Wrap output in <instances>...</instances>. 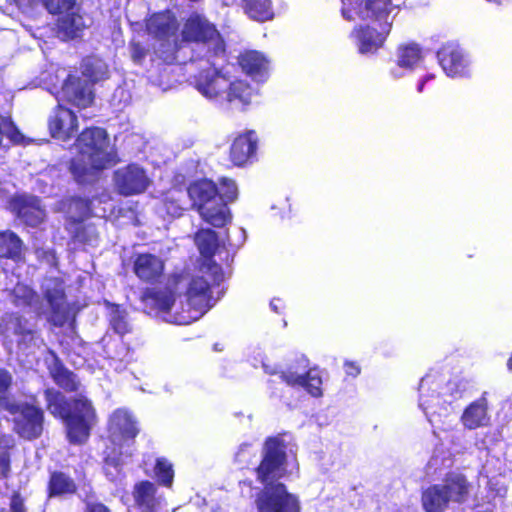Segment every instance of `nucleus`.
Returning <instances> with one entry per match:
<instances>
[{
    "label": "nucleus",
    "mask_w": 512,
    "mask_h": 512,
    "mask_svg": "<svg viewBox=\"0 0 512 512\" xmlns=\"http://www.w3.org/2000/svg\"><path fill=\"white\" fill-rule=\"evenodd\" d=\"M242 70L256 81H264L268 76L269 62L257 51H247L239 58Z\"/></svg>",
    "instance_id": "nucleus-27"
},
{
    "label": "nucleus",
    "mask_w": 512,
    "mask_h": 512,
    "mask_svg": "<svg viewBox=\"0 0 512 512\" xmlns=\"http://www.w3.org/2000/svg\"><path fill=\"white\" fill-rule=\"evenodd\" d=\"M195 243L204 257H211L218 247V238L211 229H202L195 236Z\"/></svg>",
    "instance_id": "nucleus-35"
},
{
    "label": "nucleus",
    "mask_w": 512,
    "mask_h": 512,
    "mask_svg": "<svg viewBox=\"0 0 512 512\" xmlns=\"http://www.w3.org/2000/svg\"><path fill=\"white\" fill-rule=\"evenodd\" d=\"M48 127L53 138L66 141L78 129L77 116L72 110L58 105L49 116Z\"/></svg>",
    "instance_id": "nucleus-17"
},
{
    "label": "nucleus",
    "mask_w": 512,
    "mask_h": 512,
    "mask_svg": "<svg viewBox=\"0 0 512 512\" xmlns=\"http://www.w3.org/2000/svg\"><path fill=\"white\" fill-rule=\"evenodd\" d=\"M13 415L14 429L23 438L34 439L43 430V412L27 403H14L6 408Z\"/></svg>",
    "instance_id": "nucleus-11"
},
{
    "label": "nucleus",
    "mask_w": 512,
    "mask_h": 512,
    "mask_svg": "<svg viewBox=\"0 0 512 512\" xmlns=\"http://www.w3.org/2000/svg\"><path fill=\"white\" fill-rule=\"evenodd\" d=\"M342 2V15L350 16V12L361 9L364 6L365 0H341Z\"/></svg>",
    "instance_id": "nucleus-44"
},
{
    "label": "nucleus",
    "mask_w": 512,
    "mask_h": 512,
    "mask_svg": "<svg viewBox=\"0 0 512 512\" xmlns=\"http://www.w3.org/2000/svg\"><path fill=\"white\" fill-rule=\"evenodd\" d=\"M490 421L491 416L489 414L487 392H484L480 398L468 404L460 416V423L468 430L487 427Z\"/></svg>",
    "instance_id": "nucleus-20"
},
{
    "label": "nucleus",
    "mask_w": 512,
    "mask_h": 512,
    "mask_svg": "<svg viewBox=\"0 0 512 512\" xmlns=\"http://www.w3.org/2000/svg\"><path fill=\"white\" fill-rule=\"evenodd\" d=\"M453 384L445 381L436 373L425 375L419 384V408L431 424L441 421L449 412V405L454 400Z\"/></svg>",
    "instance_id": "nucleus-7"
},
{
    "label": "nucleus",
    "mask_w": 512,
    "mask_h": 512,
    "mask_svg": "<svg viewBox=\"0 0 512 512\" xmlns=\"http://www.w3.org/2000/svg\"><path fill=\"white\" fill-rule=\"evenodd\" d=\"M165 263L162 258L151 253L134 256L133 272L143 282L154 283L163 275Z\"/></svg>",
    "instance_id": "nucleus-21"
},
{
    "label": "nucleus",
    "mask_w": 512,
    "mask_h": 512,
    "mask_svg": "<svg viewBox=\"0 0 512 512\" xmlns=\"http://www.w3.org/2000/svg\"><path fill=\"white\" fill-rule=\"evenodd\" d=\"M18 216L29 226L39 225L45 218V210L42 208L40 200L36 197L23 199Z\"/></svg>",
    "instance_id": "nucleus-29"
},
{
    "label": "nucleus",
    "mask_w": 512,
    "mask_h": 512,
    "mask_svg": "<svg viewBox=\"0 0 512 512\" xmlns=\"http://www.w3.org/2000/svg\"><path fill=\"white\" fill-rule=\"evenodd\" d=\"M78 156L71 162V172L78 182H87L94 173L116 163V155L110 147L104 129H85L76 140Z\"/></svg>",
    "instance_id": "nucleus-4"
},
{
    "label": "nucleus",
    "mask_w": 512,
    "mask_h": 512,
    "mask_svg": "<svg viewBox=\"0 0 512 512\" xmlns=\"http://www.w3.org/2000/svg\"><path fill=\"white\" fill-rule=\"evenodd\" d=\"M108 68L98 58H87L82 64L84 79L69 76L62 87L63 98L78 108H86L93 101L92 84L107 77Z\"/></svg>",
    "instance_id": "nucleus-9"
},
{
    "label": "nucleus",
    "mask_w": 512,
    "mask_h": 512,
    "mask_svg": "<svg viewBox=\"0 0 512 512\" xmlns=\"http://www.w3.org/2000/svg\"><path fill=\"white\" fill-rule=\"evenodd\" d=\"M210 66L203 69L195 80L197 90L207 99L223 103V96L229 86V78L226 75L217 71L214 67L215 63H210Z\"/></svg>",
    "instance_id": "nucleus-13"
},
{
    "label": "nucleus",
    "mask_w": 512,
    "mask_h": 512,
    "mask_svg": "<svg viewBox=\"0 0 512 512\" xmlns=\"http://www.w3.org/2000/svg\"><path fill=\"white\" fill-rule=\"evenodd\" d=\"M16 5L21 9L24 13L31 12L38 5L43 4V0H14Z\"/></svg>",
    "instance_id": "nucleus-45"
},
{
    "label": "nucleus",
    "mask_w": 512,
    "mask_h": 512,
    "mask_svg": "<svg viewBox=\"0 0 512 512\" xmlns=\"http://www.w3.org/2000/svg\"><path fill=\"white\" fill-rule=\"evenodd\" d=\"M84 27L83 17L73 10L62 13V16L58 19L59 33L68 39L78 37Z\"/></svg>",
    "instance_id": "nucleus-31"
},
{
    "label": "nucleus",
    "mask_w": 512,
    "mask_h": 512,
    "mask_svg": "<svg viewBox=\"0 0 512 512\" xmlns=\"http://www.w3.org/2000/svg\"><path fill=\"white\" fill-rule=\"evenodd\" d=\"M254 96V90L243 80H229L228 89L223 96V102L237 108L248 106Z\"/></svg>",
    "instance_id": "nucleus-28"
},
{
    "label": "nucleus",
    "mask_w": 512,
    "mask_h": 512,
    "mask_svg": "<svg viewBox=\"0 0 512 512\" xmlns=\"http://www.w3.org/2000/svg\"><path fill=\"white\" fill-rule=\"evenodd\" d=\"M281 305H282V300L279 299V298H274L271 302H270V307L271 309L276 312V313H279L280 312V308H281Z\"/></svg>",
    "instance_id": "nucleus-52"
},
{
    "label": "nucleus",
    "mask_w": 512,
    "mask_h": 512,
    "mask_svg": "<svg viewBox=\"0 0 512 512\" xmlns=\"http://www.w3.org/2000/svg\"><path fill=\"white\" fill-rule=\"evenodd\" d=\"M257 142L258 137L254 131L236 137L231 146V161L237 166L245 164L255 154Z\"/></svg>",
    "instance_id": "nucleus-26"
},
{
    "label": "nucleus",
    "mask_w": 512,
    "mask_h": 512,
    "mask_svg": "<svg viewBox=\"0 0 512 512\" xmlns=\"http://www.w3.org/2000/svg\"><path fill=\"white\" fill-rule=\"evenodd\" d=\"M110 325L112 329L121 336L131 332L132 330V327L127 319L126 312L120 310L118 307L111 311Z\"/></svg>",
    "instance_id": "nucleus-38"
},
{
    "label": "nucleus",
    "mask_w": 512,
    "mask_h": 512,
    "mask_svg": "<svg viewBox=\"0 0 512 512\" xmlns=\"http://www.w3.org/2000/svg\"><path fill=\"white\" fill-rule=\"evenodd\" d=\"M145 56V50L139 44L132 45V58L134 61L139 62Z\"/></svg>",
    "instance_id": "nucleus-50"
},
{
    "label": "nucleus",
    "mask_w": 512,
    "mask_h": 512,
    "mask_svg": "<svg viewBox=\"0 0 512 512\" xmlns=\"http://www.w3.org/2000/svg\"><path fill=\"white\" fill-rule=\"evenodd\" d=\"M147 31L159 40H169L175 36L178 24L175 16L170 12L152 15L146 23Z\"/></svg>",
    "instance_id": "nucleus-25"
},
{
    "label": "nucleus",
    "mask_w": 512,
    "mask_h": 512,
    "mask_svg": "<svg viewBox=\"0 0 512 512\" xmlns=\"http://www.w3.org/2000/svg\"><path fill=\"white\" fill-rule=\"evenodd\" d=\"M262 367L267 374H271V375L276 374V370L274 368H272L271 366H269L267 363L262 362Z\"/></svg>",
    "instance_id": "nucleus-53"
},
{
    "label": "nucleus",
    "mask_w": 512,
    "mask_h": 512,
    "mask_svg": "<svg viewBox=\"0 0 512 512\" xmlns=\"http://www.w3.org/2000/svg\"><path fill=\"white\" fill-rule=\"evenodd\" d=\"M155 475L157 476L161 484L170 487L172 485L174 478L172 464L165 458L157 459L155 466Z\"/></svg>",
    "instance_id": "nucleus-39"
},
{
    "label": "nucleus",
    "mask_w": 512,
    "mask_h": 512,
    "mask_svg": "<svg viewBox=\"0 0 512 512\" xmlns=\"http://www.w3.org/2000/svg\"><path fill=\"white\" fill-rule=\"evenodd\" d=\"M21 240L10 231L0 233V256L17 259L21 254Z\"/></svg>",
    "instance_id": "nucleus-34"
},
{
    "label": "nucleus",
    "mask_w": 512,
    "mask_h": 512,
    "mask_svg": "<svg viewBox=\"0 0 512 512\" xmlns=\"http://www.w3.org/2000/svg\"><path fill=\"white\" fill-rule=\"evenodd\" d=\"M66 212L68 215L67 229L72 236L79 242L91 243L92 238L86 235L88 229L81 224L90 213L89 202L81 198L70 199L67 203Z\"/></svg>",
    "instance_id": "nucleus-19"
},
{
    "label": "nucleus",
    "mask_w": 512,
    "mask_h": 512,
    "mask_svg": "<svg viewBox=\"0 0 512 512\" xmlns=\"http://www.w3.org/2000/svg\"><path fill=\"white\" fill-rule=\"evenodd\" d=\"M437 58L447 76L464 77L468 75L470 60L458 44L450 42L443 45L437 52Z\"/></svg>",
    "instance_id": "nucleus-15"
},
{
    "label": "nucleus",
    "mask_w": 512,
    "mask_h": 512,
    "mask_svg": "<svg viewBox=\"0 0 512 512\" xmlns=\"http://www.w3.org/2000/svg\"><path fill=\"white\" fill-rule=\"evenodd\" d=\"M3 137L14 144L26 143L25 136L17 129L10 117L0 115V144Z\"/></svg>",
    "instance_id": "nucleus-37"
},
{
    "label": "nucleus",
    "mask_w": 512,
    "mask_h": 512,
    "mask_svg": "<svg viewBox=\"0 0 512 512\" xmlns=\"http://www.w3.org/2000/svg\"><path fill=\"white\" fill-rule=\"evenodd\" d=\"M187 193L204 221L214 227H222L230 220L227 203L218 196V188L210 180L191 184Z\"/></svg>",
    "instance_id": "nucleus-8"
},
{
    "label": "nucleus",
    "mask_w": 512,
    "mask_h": 512,
    "mask_svg": "<svg viewBox=\"0 0 512 512\" xmlns=\"http://www.w3.org/2000/svg\"><path fill=\"white\" fill-rule=\"evenodd\" d=\"M147 304L167 313V321L187 325L202 317L212 307L210 288L202 276L175 275L165 289L148 290L143 296Z\"/></svg>",
    "instance_id": "nucleus-2"
},
{
    "label": "nucleus",
    "mask_w": 512,
    "mask_h": 512,
    "mask_svg": "<svg viewBox=\"0 0 512 512\" xmlns=\"http://www.w3.org/2000/svg\"><path fill=\"white\" fill-rule=\"evenodd\" d=\"M85 512H110L109 509L102 503L87 502Z\"/></svg>",
    "instance_id": "nucleus-49"
},
{
    "label": "nucleus",
    "mask_w": 512,
    "mask_h": 512,
    "mask_svg": "<svg viewBox=\"0 0 512 512\" xmlns=\"http://www.w3.org/2000/svg\"><path fill=\"white\" fill-rule=\"evenodd\" d=\"M114 183L119 193L125 196L143 193L151 180L138 164H129L114 172Z\"/></svg>",
    "instance_id": "nucleus-12"
},
{
    "label": "nucleus",
    "mask_w": 512,
    "mask_h": 512,
    "mask_svg": "<svg viewBox=\"0 0 512 512\" xmlns=\"http://www.w3.org/2000/svg\"><path fill=\"white\" fill-rule=\"evenodd\" d=\"M471 484L459 472H450L438 484L423 490L421 504L425 512H446L451 504L461 505L470 496Z\"/></svg>",
    "instance_id": "nucleus-6"
},
{
    "label": "nucleus",
    "mask_w": 512,
    "mask_h": 512,
    "mask_svg": "<svg viewBox=\"0 0 512 512\" xmlns=\"http://www.w3.org/2000/svg\"><path fill=\"white\" fill-rule=\"evenodd\" d=\"M12 376L6 370L0 369V407L6 409L15 402L9 397Z\"/></svg>",
    "instance_id": "nucleus-40"
},
{
    "label": "nucleus",
    "mask_w": 512,
    "mask_h": 512,
    "mask_svg": "<svg viewBox=\"0 0 512 512\" xmlns=\"http://www.w3.org/2000/svg\"><path fill=\"white\" fill-rule=\"evenodd\" d=\"M123 461L116 458L115 455H107L104 462V472L110 481L119 479L122 472Z\"/></svg>",
    "instance_id": "nucleus-41"
},
{
    "label": "nucleus",
    "mask_w": 512,
    "mask_h": 512,
    "mask_svg": "<svg viewBox=\"0 0 512 512\" xmlns=\"http://www.w3.org/2000/svg\"><path fill=\"white\" fill-rule=\"evenodd\" d=\"M12 302L18 307L29 306L32 307L37 313H47L42 307H38L36 301V294L33 290L24 284H17L12 291Z\"/></svg>",
    "instance_id": "nucleus-32"
},
{
    "label": "nucleus",
    "mask_w": 512,
    "mask_h": 512,
    "mask_svg": "<svg viewBox=\"0 0 512 512\" xmlns=\"http://www.w3.org/2000/svg\"><path fill=\"white\" fill-rule=\"evenodd\" d=\"M50 355L49 370L55 382L68 391L76 390L78 383L75 375L64 368L54 353L50 352Z\"/></svg>",
    "instance_id": "nucleus-30"
},
{
    "label": "nucleus",
    "mask_w": 512,
    "mask_h": 512,
    "mask_svg": "<svg viewBox=\"0 0 512 512\" xmlns=\"http://www.w3.org/2000/svg\"><path fill=\"white\" fill-rule=\"evenodd\" d=\"M432 79H434V75L433 74L426 75L422 80L419 81V83L417 85V91L419 93H421L423 91L425 83L430 81V80H432Z\"/></svg>",
    "instance_id": "nucleus-51"
},
{
    "label": "nucleus",
    "mask_w": 512,
    "mask_h": 512,
    "mask_svg": "<svg viewBox=\"0 0 512 512\" xmlns=\"http://www.w3.org/2000/svg\"><path fill=\"white\" fill-rule=\"evenodd\" d=\"M0 332L7 339L16 337V341L19 344L22 342H34V344H36L37 341L35 333L27 326L26 320L15 314H7L2 317L0 321Z\"/></svg>",
    "instance_id": "nucleus-23"
},
{
    "label": "nucleus",
    "mask_w": 512,
    "mask_h": 512,
    "mask_svg": "<svg viewBox=\"0 0 512 512\" xmlns=\"http://www.w3.org/2000/svg\"><path fill=\"white\" fill-rule=\"evenodd\" d=\"M294 370L289 368L285 372H281L280 377L290 386L304 387L312 396L319 397L322 395V379L320 373L316 369L305 371Z\"/></svg>",
    "instance_id": "nucleus-22"
},
{
    "label": "nucleus",
    "mask_w": 512,
    "mask_h": 512,
    "mask_svg": "<svg viewBox=\"0 0 512 512\" xmlns=\"http://www.w3.org/2000/svg\"><path fill=\"white\" fill-rule=\"evenodd\" d=\"M287 449L283 437H271L265 441L262 460L256 468V479L263 485L255 498L258 512H300L298 497L279 482L298 470L296 459L287 455Z\"/></svg>",
    "instance_id": "nucleus-1"
},
{
    "label": "nucleus",
    "mask_w": 512,
    "mask_h": 512,
    "mask_svg": "<svg viewBox=\"0 0 512 512\" xmlns=\"http://www.w3.org/2000/svg\"><path fill=\"white\" fill-rule=\"evenodd\" d=\"M507 366L509 370H512V356L509 358Z\"/></svg>",
    "instance_id": "nucleus-54"
},
{
    "label": "nucleus",
    "mask_w": 512,
    "mask_h": 512,
    "mask_svg": "<svg viewBox=\"0 0 512 512\" xmlns=\"http://www.w3.org/2000/svg\"><path fill=\"white\" fill-rule=\"evenodd\" d=\"M10 461L9 457L6 453L1 454L0 456V472L2 476L6 477L9 471Z\"/></svg>",
    "instance_id": "nucleus-48"
},
{
    "label": "nucleus",
    "mask_w": 512,
    "mask_h": 512,
    "mask_svg": "<svg viewBox=\"0 0 512 512\" xmlns=\"http://www.w3.org/2000/svg\"><path fill=\"white\" fill-rule=\"evenodd\" d=\"M43 290L53 316V321L55 323L61 322L67 312L62 282L57 279H47L43 283Z\"/></svg>",
    "instance_id": "nucleus-24"
},
{
    "label": "nucleus",
    "mask_w": 512,
    "mask_h": 512,
    "mask_svg": "<svg viewBox=\"0 0 512 512\" xmlns=\"http://www.w3.org/2000/svg\"><path fill=\"white\" fill-rule=\"evenodd\" d=\"M218 196L226 203L233 201L237 197V186L233 180L223 178L218 189Z\"/></svg>",
    "instance_id": "nucleus-43"
},
{
    "label": "nucleus",
    "mask_w": 512,
    "mask_h": 512,
    "mask_svg": "<svg viewBox=\"0 0 512 512\" xmlns=\"http://www.w3.org/2000/svg\"><path fill=\"white\" fill-rule=\"evenodd\" d=\"M399 7L392 0H365L361 9L342 15L348 21L357 19L371 24L355 27L351 36L361 54H373L380 49L390 31Z\"/></svg>",
    "instance_id": "nucleus-3"
},
{
    "label": "nucleus",
    "mask_w": 512,
    "mask_h": 512,
    "mask_svg": "<svg viewBox=\"0 0 512 512\" xmlns=\"http://www.w3.org/2000/svg\"><path fill=\"white\" fill-rule=\"evenodd\" d=\"M108 431L111 442L122 447L137 436L139 428L133 415L128 410L119 408L109 417Z\"/></svg>",
    "instance_id": "nucleus-14"
},
{
    "label": "nucleus",
    "mask_w": 512,
    "mask_h": 512,
    "mask_svg": "<svg viewBox=\"0 0 512 512\" xmlns=\"http://www.w3.org/2000/svg\"><path fill=\"white\" fill-rule=\"evenodd\" d=\"M344 370L348 376L356 377L360 374V367L354 362L346 361Z\"/></svg>",
    "instance_id": "nucleus-47"
},
{
    "label": "nucleus",
    "mask_w": 512,
    "mask_h": 512,
    "mask_svg": "<svg viewBox=\"0 0 512 512\" xmlns=\"http://www.w3.org/2000/svg\"><path fill=\"white\" fill-rule=\"evenodd\" d=\"M45 399L48 411L65 421L70 442H84L96 418L90 401L84 396H79L72 405H69L60 392L51 389L45 391Z\"/></svg>",
    "instance_id": "nucleus-5"
},
{
    "label": "nucleus",
    "mask_w": 512,
    "mask_h": 512,
    "mask_svg": "<svg viewBox=\"0 0 512 512\" xmlns=\"http://www.w3.org/2000/svg\"><path fill=\"white\" fill-rule=\"evenodd\" d=\"M74 482L63 473H54L51 476L49 490L50 496L71 494L75 492Z\"/></svg>",
    "instance_id": "nucleus-36"
},
{
    "label": "nucleus",
    "mask_w": 512,
    "mask_h": 512,
    "mask_svg": "<svg viewBox=\"0 0 512 512\" xmlns=\"http://www.w3.org/2000/svg\"><path fill=\"white\" fill-rule=\"evenodd\" d=\"M133 498L144 512H165L167 502L157 486L149 481H141L134 486Z\"/></svg>",
    "instance_id": "nucleus-18"
},
{
    "label": "nucleus",
    "mask_w": 512,
    "mask_h": 512,
    "mask_svg": "<svg viewBox=\"0 0 512 512\" xmlns=\"http://www.w3.org/2000/svg\"><path fill=\"white\" fill-rule=\"evenodd\" d=\"M43 5L51 14H62L74 9L75 0H43Z\"/></svg>",
    "instance_id": "nucleus-42"
},
{
    "label": "nucleus",
    "mask_w": 512,
    "mask_h": 512,
    "mask_svg": "<svg viewBox=\"0 0 512 512\" xmlns=\"http://www.w3.org/2000/svg\"><path fill=\"white\" fill-rule=\"evenodd\" d=\"M10 510L11 512H26L24 500L20 497L19 494H14L12 496L10 502Z\"/></svg>",
    "instance_id": "nucleus-46"
},
{
    "label": "nucleus",
    "mask_w": 512,
    "mask_h": 512,
    "mask_svg": "<svg viewBox=\"0 0 512 512\" xmlns=\"http://www.w3.org/2000/svg\"><path fill=\"white\" fill-rule=\"evenodd\" d=\"M246 14L256 21H266L273 17L270 0H244Z\"/></svg>",
    "instance_id": "nucleus-33"
},
{
    "label": "nucleus",
    "mask_w": 512,
    "mask_h": 512,
    "mask_svg": "<svg viewBox=\"0 0 512 512\" xmlns=\"http://www.w3.org/2000/svg\"><path fill=\"white\" fill-rule=\"evenodd\" d=\"M183 42H196L207 46L213 56L224 52V43L215 27L199 14H192L181 32Z\"/></svg>",
    "instance_id": "nucleus-10"
},
{
    "label": "nucleus",
    "mask_w": 512,
    "mask_h": 512,
    "mask_svg": "<svg viewBox=\"0 0 512 512\" xmlns=\"http://www.w3.org/2000/svg\"><path fill=\"white\" fill-rule=\"evenodd\" d=\"M424 59L423 49L417 43L401 44L395 53L394 65L390 68V75L400 79L412 73Z\"/></svg>",
    "instance_id": "nucleus-16"
}]
</instances>
